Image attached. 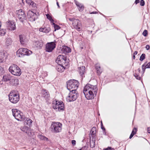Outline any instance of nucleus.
Masks as SVG:
<instances>
[{
    "label": "nucleus",
    "instance_id": "61",
    "mask_svg": "<svg viewBox=\"0 0 150 150\" xmlns=\"http://www.w3.org/2000/svg\"><path fill=\"white\" fill-rule=\"evenodd\" d=\"M46 76L47 75V74H46Z\"/></svg>",
    "mask_w": 150,
    "mask_h": 150
},
{
    "label": "nucleus",
    "instance_id": "26",
    "mask_svg": "<svg viewBox=\"0 0 150 150\" xmlns=\"http://www.w3.org/2000/svg\"><path fill=\"white\" fill-rule=\"evenodd\" d=\"M90 86L91 87H92V88L91 89V91L93 92L92 93L96 95L98 91L97 86H93L91 84Z\"/></svg>",
    "mask_w": 150,
    "mask_h": 150
},
{
    "label": "nucleus",
    "instance_id": "23",
    "mask_svg": "<svg viewBox=\"0 0 150 150\" xmlns=\"http://www.w3.org/2000/svg\"><path fill=\"white\" fill-rule=\"evenodd\" d=\"M64 65L63 64H58L56 67L57 70L59 72H63L64 69V67L63 66Z\"/></svg>",
    "mask_w": 150,
    "mask_h": 150
},
{
    "label": "nucleus",
    "instance_id": "51",
    "mask_svg": "<svg viewBox=\"0 0 150 150\" xmlns=\"http://www.w3.org/2000/svg\"><path fill=\"white\" fill-rule=\"evenodd\" d=\"M139 0H135L134 3L135 4H137L139 3Z\"/></svg>",
    "mask_w": 150,
    "mask_h": 150
},
{
    "label": "nucleus",
    "instance_id": "32",
    "mask_svg": "<svg viewBox=\"0 0 150 150\" xmlns=\"http://www.w3.org/2000/svg\"><path fill=\"white\" fill-rule=\"evenodd\" d=\"M21 131L24 132L26 133L29 131V128L27 127L24 126L21 127Z\"/></svg>",
    "mask_w": 150,
    "mask_h": 150
},
{
    "label": "nucleus",
    "instance_id": "38",
    "mask_svg": "<svg viewBox=\"0 0 150 150\" xmlns=\"http://www.w3.org/2000/svg\"><path fill=\"white\" fill-rule=\"evenodd\" d=\"M27 134L30 137L33 136L34 135V132L33 131L30 130V129L29 131V132H28V133Z\"/></svg>",
    "mask_w": 150,
    "mask_h": 150
},
{
    "label": "nucleus",
    "instance_id": "52",
    "mask_svg": "<svg viewBox=\"0 0 150 150\" xmlns=\"http://www.w3.org/2000/svg\"><path fill=\"white\" fill-rule=\"evenodd\" d=\"M39 31L40 32H43L44 31V28H41L39 29Z\"/></svg>",
    "mask_w": 150,
    "mask_h": 150
},
{
    "label": "nucleus",
    "instance_id": "9",
    "mask_svg": "<svg viewBox=\"0 0 150 150\" xmlns=\"http://www.w3.org/2000/svg\"><path fill=\"white\" fill-rule=\"evenodd\" d=\"M70 21H72V25L74 28L79 30L81 26V23L78 19H75L74 18H68Z\"/></svg>",
    "mask_w": 150,
    "mask_h": 150
},
{
    "label": "nucleus",
    "instance_id": "16",
    "mask_svg": "<svg viewBox=\"0 0 150 150\" xmlns=\"http://www.w3.org/2000/svg\"><path fill=\"white\" fill-rule=\"evenodd\" d=\"M33 45L38 49H41L43 46V43L42 41H35L33 42Z\"/></svg>",
    "mask_w": 150,
    "mask_h": 150
},
{
    "label": "nucleus",
    "instance_id": "42",
    "mask_svg": "<svg viewBox=\"0 0 150 150\" xmlns=\"http://www.w3.org/2000/svg\"><path fill=\"white\" fill-rule=\"evenodd\" d=\"M145 55L144 54H142L140 57L139 60L140 61H142L145 58Z\"/></svg>",
    "mask_w": 150,
    "mask_h": 150
},
{
    "label": "nucleus",
    "instance_id": "56",
    "mask_svg": "<svg viewBox=\"0 0 150 150\" xmlns=\"http://www.w3.org/2000/svg\"><path fill=\"white\" fill-rule=\"evenodd\" d=\"M57 6H58V8H60V6H59V3L58 2H57Z\"/></svg>",
    "mask_w": 150,
    "mask_h": 150
},
{
    "label": "nucleus",
    "instance_id": "55",
    "mask_svg": "<svg viewBox=\"0 0 150 150\" xmlns=\"http://www.w3.org/2000/svg\"><path fill=\"white\" fill-rule=\"evenodd\" d=\"M137 54V51H135L134 52V53L133 54L134 55H136Z\"/></svg>",
    "mask_w": 150,
    "mask_h": 150
},
{
    "label": "nucleus",
    "instance_id": "7",
    "mask_svg": "<svg viewBox=\"0 0 150 150\" xmlns=\"http://www.w3.org/2000/svg\"><path fill=\"white\" fill-rule=\"evenodd\" d=\"M70 91L68 96L66 98L67 102H70L76 100L78 96V94L76 92V91Z\"/></svg>",
    "mask_w": 150,
    "mask_h": 150
},
{
    "label": "nucleus",
    "instance_id": "14",
    "mask_svg": "<svg viewBox=\"0 0 150 150\" xmlns=\"http://www.w3.org/2000/svg\"><path fill=\"white\" fill-rule=\"evenodd\" d=\"M28 16L30 17V20L32 21H35L37 18V14L32 11H30L28 12Z\"/></svg>",
    "mask_w": 150,
    "mask_h": 150
},
{
    "label": "nucleus",
    "instance_id": "2",
    "mask_svg": "<svg viewBox=\"0 0 150 150\" xmlns=\"http://www.w3.org/2000/svg\"><path fill=\"white\" fill-rule=\"evenodd\" d=\"M67 88L69 91H76L79 85L78 81L75 80H70L67 82Z\"/></svg>",
    "mask_w": 150,
    "mask_h": 150
},
{
    "label": "nucleus",
    "instance_id": "40",
    "mask_svg": "<svg viewBox=\"0 0 150 150\" xmlns=\"http://www.w3.org/2000/svg\"><path fill=\"white\" fill-rule=\"evenodd\" d=\"M47 18V19H49L51 22V23H53L54 20L52 18L51 16L49 14H46Z\"/></svg>",
    "mask_w": 150,
    "mask_h": 150
},
{
    "label": "nucleus",
    "instance_id": "10",
    "mask_svg": "<svg viewBox=\"0 0 150 150\" xmlns=\"http://www.w3.org/2000/svg\"><path fill=\"white\" fill-rule=\"evenodd\" d=\"M17 52L19 54V57H21L26 55H29L32 53V52L26 48H21L19 49Z\"/></svg>",
    "mask_w": 150,
    "mask_h": 150
},
{
    "label": "nucleus",
    "instance_id": "39",
    "mask_svg": "<svg viewBox=\"0 0 150 150\" xmlns=\"http://www.w3.org/2000/svg\"><path fill=\"white\" fill-rule=\"evenodd\" d=\"M53 24L54 25V31H56L57 30H58L60 28V27L55 23H53Z\"/></svg>",
    "mask_w": 150,
    "mask_h": 150
},
{
    "label": "nucleus",
    "instance_id": "20",
    "mask_svg": "<svg viewBox=\"0 0 150 150\" xmlns=\"http://www.w3.org/2000/svg\"><path fill=\"white\" fill-rule=\"evenodd\" d=\"M79 73L82 77L84 76V74L85 72V67L84 66H82L79 67Z\"/></svg>",
    "mask_w": 150,
    "mask_h": 150
},
{
    "label": "nucleus",
    "instance_id": "5",
    "mask_svg": "<svg viewBox=\"0 0 150 150\" xmlns=\"http://www.w3.org/2000/svg\"><path fill=\"white\" fill-rule=\"evenodd\" d=\"M9 99L10 101L13 103H17L20 99L18 93L14 90L12 91L10 93Z\"/></svg>",
    "mask_w": 150,
    "mask_h": 150
},
{
    "label": "nucleus",
    "instance_id": "43",
    "mask_svg": "<svg viewBox=\"0 0 150 150\" xmlns=\"http://www.w3.org/2000/svg\"><path fill=\"white\" fill-rule=\"evenodd\" d=\"M136 134V132L134 131V130H132V133L130 136L129 137V139H131L132 137L133 136Z\"/></svg>",
    "mask_w": 150,
    "mask_h": 150
},
{
    "label": "nucleus",
    "instance_id": "37",
    "mask_svg": "<svg viewBox=\"0 0 150 150\" xmlns=\"http://www.w3.org/2000/svg\"><path fill=\"white\" fill-rule=\"evenodd\" d=\"M25 123L28 126H30L32 123V121L30 119L27 118L26 119V121L25 122Z\"/></svg>",
    "mask_w": 150,
    "mask_h": 150
},
{
    "label": "nucleus",
    "instance_id": "24",
    "mask_svg": "<svg viewBox=\"0 0 150 150\" xmlns=\"http://www.w3.org/2000/svg\"><path fill=\"white\" fill-rule=\"evenodd\" d=\"M62 50L64 53L70 52L71 51V49L66 46H64L62 48Z\"/></svg>",
    "mask_w": 150,
    "mask_h": 150
},
{
    "label": "nucleus",
    "instance_id": "34",
    "mask_svg": "<svg viewBox=\"0 0 150 150\" xmlns=\"http://www.w3.org/2000/svg\"><path fill=\"white\" fill-rule=\"evenodd\" d=\"M95 138H93V139L90 141V146L91 148L94 147L95 146Z\"/></svg>",
    "mask_w": 150,
    "mask_h": 150
},
{
    "label": "nucleus",
    "instance_id": "33",
    "mask_svg": "<svg viewBox=\"0 0 150 150\" xmlns=\"http://www.w3.org/2000/svg\"><path fill=\"white\" fill-rule=\"evenodd\" d=\"M12 40L11 38H6V45L7 46H8L10 45L12 43Z\"/></svg>",
    "mask_w": 150,
    "mask_h": 150
},
{
    "label": "nucleus",
    "instance_id": "25",
    "mask_svg": "<svg viewBox=\"0 0 150 150\" xmlns=\"http://www.w3.org/2000/svg\"><path fill=\"white\" fill-rule=\"evenodd\" d=\"M25 1L30 6L35 8L36 7V4L31 0H26Z\"/></svg>",
    "mask_w": 150,
    "mask_h": 150
},
{
    "label": "nucleus",
    "instance_id": "50",
    "mask_svg": "<svg viewBox=\"0 0 150 150\" xmlns=\"http://www.w3.org/2000/svg\"><path fill=\"white\" fill-rule=\"evenodd\" d=\"M146 49L147 50H149V48H150V46H149V45H146Z\"/></svg>",
    "mask_w": 150,
    "mask_h": 150
},
{
    "label": "nucleus",
    "instance_id": "60",
    "mask_svg": "<svg viewBox=\"0 0 150 150\" xmlns=\"http://www.w3.org/2000/svg\"><path fill=\"white\" fill-rule=\"evenodd\" d=\"M83 150H85L84 149V148H85V147H83Z\"/></svg>",
    "mask_w": 150,
    "mask_h": 150
},
{
    "label": "nucleus",
    "instance_id": "27",
    "mask_svg": "<svg viewBox=\"0 0 150 150\" xmlns=\"http://www.w3.org/2000/svg\"><path fill=\"white\" fill-rule=\"evenodd\" d=\"M74 2L77 6L79 7V10L80 11H82L84 9L83 5L76 0L74 1Z\"/></svg>",
    "mask_w": 150,
    "mask_h": 150
},
{
    "label": "nucleus",
    "instance_id": "49",
    "mask_svg": "<svg viewBox=\"0 0 150 150\" xmlns=\"http://www.w3.org/2000/svg\"><path fill=\"white\" fill-rule=\"evenodd\" d=\"M76 141L75 140H72V144L73 145H74L76 144Z\"/></svg>",
    "mask_w": 150,
    "mask_h": 150
},
{
    "label": "nucleus",
    "instance_id": "36",
    "mask_svg": "<svg viewBox=\"0 0 150 150\" xmlns=\"http://www.w3.org/2000/svg\"><path fill=\"white\" fill-rule=\"evenodd\" d=\"M38 137L41 140H47L48 139L44 136L40 134L38 136Z\"/></svg>",
    "mask_w": 150,
    "mask_h": 150
},
{
    "label": "nucleus",
    "instance_id": "53",
    "mask_svg": "<svg viewBox=\"0 0 150 150\" xmlns=\"http://www.w3.org/2000/svg\"><path fill=\"white\" fill-rule=\"evenodd\" d=\"M147 131L148 133H150V127L148 128Z\"/></svg>",
    "mask_w": 150,
    "mask_h": 150
},
{
    "label": "nucleus",
    "instance_id": "31",
    "mask_svg": "<svg viewBox=\"0 0 150 150\" xmlns=\"http://www.w3.org/2000/svg\"><path fill=\"white\" fill-rule=\"evenodd\" d=\"M20 41L22 44L24 43V41L25 39V37L24 35H19Z\"/></svg>",
    "mask_w": 150,
    "mask_h": 150
},
{
    "label": "nucleus",
    "instance_id": "8",
    "mask_svg": "<svg viewBox=\"0 0 150 150\" xmlns=\"http://www.w3.org/2000/svg\"><path fill=\"white\" fill-rule=\"evenodd\" d=\"M16 17L20 21L23 22L26 19V15L22 9H20L16 11Z\"/></svg>",
    "mask_w": 150,
    "mask_h": 150
},
{
    "label": "nucleus",
    "instance_id": "29",
    "mask_svg": "<svg viewBox=\"0 0 150 150\" xmlns=\"http://www.w3.org/2000/svg\"><path fill=\"white\" fill-rule=\"evenodd\" d=\"M96 69L97 70V72L98 74H100L102 71V70L100 68V67L98 64L96 65Z\"/></svg>",
    "mask_w": 150,
    "mask_h": 150
},
{
    "label": "nucleus",
    "instance_id": "44",
    "mask_svg": "<svg viewBox=\"0 0 150 150\" xmlns=\"http://www.w3.org/2000/svg\"><path fill=\"white\" fill-rule=\"evenodd\" d=\"M148 34L146 30H144L142 35L144 36H146Z\"/></svg>",
    "mask_w": 150,
    "mask_h": 150
},
{
    "label": "nucleus",
    "instance_id": "59",
    "mask_svg": "<svg viewBox=\"0 0 150 150\" xmlns=\"http://www.w3.org/2000/svg\"><path fill=\"white\" fill-rule=\"evenodd\" d=\"M101 126H103V124L102 122H101Z\"/></svg>",
    "mask_w": 150,
    "mask_h": 150
},
{
    "label": "nucleus",
    "instance_id": "45",
    "mask_svg": "<svg viewBox=\"0 0 150 150\" xmlns=\"http://www.w3.org/2000/svg\"><path fill=\"white\" fill-rule=\"evenodd\" d=\"M12 80L14 81V84H19L18 82V80L17 79H12Z\"/></svg>",
    "mask_w": 150,
    "mask_h": 150
},
{
    "label": "nucleus",
    "instance_id": "28",
    "mask_svg": "<svg viewBox=\"0 0 150 150\" xmlns=\"http://www.w3.org/2000/svg\"><path fill=\"white\" fill-rule=\"evenodd\" d=\"M12 76L10 74H7L3 76V79L5 81H10L11 79Z\"/></svg>",
    "mask_w": 150,
    "mask_h": 150
},
{
    "label": "nucleus",
    "instance_id": "63",
    "mask_svg": "<svg viewBox=\"0 0 150 150\" xmlns=\"http://www.w3.org/2000/svg\"><path fill=\"white\" fill-rule=\"evenodd\" d=\"M22 0V1H23V0Z\"/></svg>",
    "mask_w": 150,
    "mask_h": 150
},
{
    "label": "nucleus",
    "instance_id": "21",
    "mask_svg": "<svg viewBox=\"0 0 150 150\" xmlns=\"http://www.w3.org/2000/svg\"><path fill=\"white\" fill-rule=\"evenodd\" d=\"M142 70L144 73L146 69L150 68V62L147 63V62H145L142 66Z\"/></svg>",
    "mask_w": 150,
    "mask_h": 150
},
{
    "label": "nucleus",
    "instance_id": "47",
    "mask_svg": "<svg viewBox=\"0 0 150 150\" xmlns=\"http://www.w3.org/2000/svg\"><path fill=\"white\" fill-rule=\"evenodd\" d=\"M104 150H114V149L110 147H108V148L104 149Z\"/></svg>",
    "mask_w": 150,
    "mask_h": 150
},
{
    "label": "nucleus",
    "instance_id": "6",
    "mask_svg": "<svg viewBox=\"0 0 150 150\" xmlns=\"http://www.w3.org/2000/svg\"><path fill=\"white\" fill-rule=\"evenodd\" d=\"M9 71L13 75L16 76H20L21 74L20 68L16 65L13 64L9 68Z\"/></svg>",
    "mask_w": 150,
    "mask_h": 150
},
{
    "label": "nucleus",
    "instance_id": "18",
    "mask_svg": "<svg viewBox=\"0 0 150 150\" xmlns=\"http://www.w3.org/2000/svg\"><path fill=\"white\" fill-rule=\"evenodd\" d=\"M140 72L141 69L140 68H139L138 70H135L134 74V75L135 77L137 79L139 80H140L141 78V77L140 76Z\"/></svg>",
    "mask_w": 150,
    "mask_h": 150
},
{
    "label": "nucleus",
    "instance_id": "57",
    "mask_svg": "<svg viewBox=\"0 0 150 150\" xmlns=\"http://www.w3.org/2000/svg\"><path fill=\"white\" fill-rule=\"evenodd\" d=\"M133 59H135V55L133 54Z\"/></svg>",
    "mask_w": 150,
    "mask_h": 150
},
{
    "label": "nucleus",
    "instance_id": "62",
    "mask_svg": "<svg viewBox=\"0 0 150 150\" xmlns=\"http://www.w3.org/2000/svg\"><path fill=\"white\" fill-rule=\"evenodd\" d=\"M134 129H136L135 128H134Z\"/></svg>",
    "mask_w": 150,
    "mask_h": 150
},
{
    "label": "nucleus",
    "instance_id": "58",
    "mask_svg": "<svg viewBox=\"0 0 150 150\" xmlns=\"http://www.w3.org/2000/svg\"><path fill=\"white\" fill-rule=\"evenodd\" d=\"M96 13V12H93L91 13V14H94Z\"/></svg>",
    "mask_w": 150,
    "mask_h": 150
},
{
    "label": "nucleus",
    "instance_id": "46",
    "mask_svg": "<svg viewBox=\"0 0 150 150\" xmlns=\"http://www.w3.org/2000/svg\"><path fill=\"white\" fill-rule=\"evenodd\" d=\"M140 5L142 6H144L145 4V2L144 0H141L140 1Z\"/></svg>",
    "mask_w": 150,
    "mask_h": 150
},
{
    "label": "nucleus",
    "instance_id": "30",
    "mask_svg": "<svg viewBox=\"0 0 150 150\" xmlns=\"http://www.w3.org/2000/svg\"><path fill=\"white\" fill-rule=\"evenodd\" d=\"M96 133V128L95 127H93L92 128L90 132L91 137L93 138H94V137H95Z\"/></svg>",
    "mask_w": 150,
    "mask_h": 150
},
{
    "label": "nucleus",
    "instance_id": "19",
    "mask_svg": "<svg viewBox=\"0 0 150 150\" xmlns=\"http://www.w3.org/2000/svg\"><path fill=\"white\" fill-rule=\"evenodd\" d=\"M42 96L46 99H48L50 97V94L48 91L45 89H43L42 91Z\"/></svg>",
    "mask_w": 150,
    "mask_h": 150
},
{
    "label": "nucleus",
    "instance_id": "15",
    "mask_svg": "<svg viewBox=\"0 0 150 150\" xmlns=\"http://www.w3.org/2000/svg\"><path fill=\"white\" fill-rule=\"evenodd\" d=\"M86 98L88 100L94 98V94L93 92H83Z\"/></svg>",
    "mask_w": 150,
    "mask_h": 150
},
{
    "label": "nucleus",
    "instance_id": "4",
    "mask_svg": "<svg viewBox=\"0 0 150 150\" xmlns=\"http://www.w3.org/2000/svg\"><path fill=\"white\" fill-rule=\"evenodd\" d=\"M52 107L57 111H63L64 110V105L62 102L54 100L52 101Z\"/></svg>",
    "mask_w": 150,
    "mask_h": 150
},
{
    "label": "nucleus",
    "instance_id": "12",
    "mask_svg": "<svg viewBox=\"0 0 150 150\" xmlns=\"http://www.w3.org/2000/svg\"><path fill=\"white\" fill-rule=\"evenodd\" d=\"M56 45L54 42H48L45 45V51L47 52H52L55 48Z\"/></svg>",
    "mask_w": 150,
    "mask_h": 150
},
{
    "label": "nucleus",
    "instance_id": "35",
    "mask_svg": "<svg viewBox=\"0 0 150 150\" xmlns=\"http://www.w3.org/2000/svg\"><path fill=\"white\" fill-rule=\"evenodd\" d=\"M6 33V30L5 29L0 28V35L4 36Z\"/></svg>",
    "mask_w": 150,
    "mask_h": 150
},
{
    "label": "nucleus",
    "instance_id": "41",
    "mask_svg": "<svg viewBox=\"0 0 150 150\" xmlns=\"http://www.w3.org/2000/svg\"><path fill=\"white\" fill-rule=\"evenodd\" d=\"M50 30V28H44V31L43 32L46 33H49Z\"/></svg>",
    "mask_w": 150,
    "mask_h": 150
},
{
    "label": "nucleus",
    "instance_id": "13",
    "mask_svg": "<svg viewBox=\"0 0 150 150\" xmlns=\"http://www.w3.org/2000/svg\"><path fill=\"white\" fill-rule=\"evenodd\" d=\"M66 58L64 56L60 55L57 57L56 61L58 64H64L66 63Z\"/></svg>",
    "mask_w": 150,
    "mask_h": 150
},
{
    "label": "nucleus",
    "instance_id": "17",
    "mask_svg": "<svg viewBox=\"0 0 150 150\" xmlns=\"http://www.w3.org/2000/svg\"><path fill=\"white\" fill-rule=\"evenodd\" d=\"M8 54L6 52L4 51L0 52V62H3V60L4 59V58L6 59L7 58Z\"/></svg>",
    "mask_w": 150,
    "mask_h": 150
},
{
    "label": "nucleus",
    "instance_id": "3",
    "mask_svg": "<svg viewBox=\"0 0 150 150\" xmlns=\"http://www.w3.org/2000/svg\"><path fill=\"white\" fill-rule=\"evenodd\" d=\"M13 116L17 120L23 121L25 120V117L22 112L16 109H13L12 110Z\"/></svg>",
    "mask_w": 150,
    "mask_h": 150
},
{
    "label": "nucleus",
    "instance_id": "22",
    "mask_svg": "<svg viewBox=\"0 0 150 150\" xmlns=\"http://www.w3.org/2000/svg\"><path fill=\"white\" fill-rule=\"evenodd\" d=\"M90 85H91V84H90L88 83L86 84L84 88L83 92H91V89L92 88V87H91Z\"/></svg>",
    "mask_w": 150,
    "mask_h": 150
},
{
    "label": "nucleus",
    "instance_id": "54",
    "mask_svg": "<svg viewBox=\"0 0 150 150\" xmlns=\"http://www.w3.org/2000/svg\"><path fill=\"white\" fill-rule=\"evenodd\" d=\"M101 128L103 131L105 130V128L103 126H101Z\"/></svg>",
    "mask_w": 150,
    "mask_h": 150
},
{
    "label": "nucleus",
    "instance_id": "11",
    "mask_svg": "<svg viewBox=\"0 0 150 150\" xmlns=\"http://www.w3.org/2000/svg\"><path fill=\"white\" fill-rule=\"evenodd\" d=\"M6 26L8 30H14L16 29V23L12 21L8 20L6 23Z\"/></svg>",
    "mask_w": 150,
    "mask_h": 150
},
{
    "label": "nucleus",
    "instance_id": "1",
    "mask_svg": "<svg viewBox=\"0 0 150 150\" xmlns=\"http://www.w3.org/2000/svg\"><path fill=\"white\" fill-rule=\"evenodd\" d=\"M62 124L59 122H52L50 129L53 133L60 132L62 129Z\"/></svg>",
    "mask_w": 150,
    "mask_h": 150
},
{
    "label": "nucleus",
    "instance_id": "48",
    "mask_svg": "<svg viewBox=\"0 0 150 150\" xmlns=\"http://www.w3.org/2000/svg\"><path fill=\"white\" fill-rule=\"evenodd\" d=\"M4 69L2 67L0 66V74L2 73Z\"/></svg>",
    "mask_w": 150,
    "mask_h": 150
}]
</instances>
